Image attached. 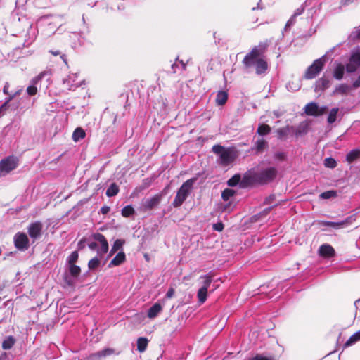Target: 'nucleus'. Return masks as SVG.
Here are the masks:
<instances>
[{"label": "nucleus", "instance_id": "17", "mask_svg": "<svg viewBox=\"0 0 360 360\" xmlns=\"http://www.w3.org/2000/svg\"><path fill=\"white\" fill-rule=\"evenodd\" d=\"M162 311V306L157 302L154 304L148 311V317L150 319H155Z\"/></svg>", "mask_w": 360, "mask_h": 360}, {"label": "nucleus", "instance_id": "55", "mask_svg": "<svg viewBox=\"0 0 360 360\" xmlns=\"http://www.w3.org/2000/svg\"><path fill=\"white\" fill-rule=\"evenodd\" d=\"M8 107L4 103L0 106V117L7 110Z\"/></svg>", "mask_w": 360, "mask_h": 360}, {"label": "nucleus", "instance_id": "54", "mask_svg": "<svg viewBox=\"0 0 360 360\" xmlns=\"http://www.w3.org/2000/svg\"><path fill=\"white\" fill-rule=\"evenodd\" d=\"M213 228L215 231H221L224 229V225L221 223L214 224Z\"/></svg>", "mask_w": 360, "mask_h": 360}, {"label": "nucleus", "instance_id": "37", "mask_svg": "<svg viewBox=\"0 0 360 360\" xmlns=\"http://www.w3.org/2000/svg\"><path fill=\"white\" fill-rule=\"evenodd\" d=\"M98 257H100L97 255L89 262L88 266L89 269H95L99 266L100 259Z\"/></svg>", "mask_w": 360, "mask_h": 360}, {"label": "nucleus", "instance_id": "23", "mask_svg": "<svg viewBox=\"0 0 360 360\" xmlns=\"http://www.w3.org/2000/svg\"><path fill=\"white\" fill-rule=\"evenodd\" d=\"M360 341V330L353 334L345 343V347H350L356 342Z\"/></svg>", "mask_w": 360, "mask_h": 360}, {"label": "nucleus", "instance_id": "29", "mask_svg": "<svg viewBox=\"0 0 360 360\" xmlns=\"http://www.w3.org/2000/svg\"><path fill=\"white\" fill-rule=\"evenodd\" d=\"M271 131V127L265 124H261L259 125L257 129V134L260 136H264L269 134Z\"/></svg>", "mask_w": 360, "mask_h": 360}, {"label": "nucleus", "instance_id": "2", "mask_svg": "<svg viewBox=\"0 0 360 360\" xmlns=\"http://www.w3.org/2000/svg\"><path fill=\"white\" fill-rule=\"evenodd\" d=\"M88 247L91 250H96L99 257H103L109 250L107 239L100 233H94L91 235L88 239Z\"/></svg>", "mask_w": 360, "mask_h": 360}, {"label": "nucleus", "instance_id": "52", "mask_svg": "<svg viewBox=\"0 0 360 360\" xmlns=\"http://www.w3.org/2000/svg\"><path fill=\"white\" fill-rule=\"evenodd\" d=\"M304 11V5L302 4L298 8H297L295 10L293 15L297 17V16L300 15L301 14H302Z\"/></svg>", "mask_w": 360, "mask_h": 360}, {"label": "nucleus", "instance_id": "42", "mask_svg": "<svg viewBox=\"0 0 360 360\" xmlns=\"http://www.w3.org/2000/svg\"><path fill=\"white\" fill-rule=\"evenodd\" d=\"M103 358H105L107 356H110L112 354H118V352H116L115 350L112 348H105L103 350H101Z\"/></svg>", "mask_w": 360, "mask_h": 360}, {"label": "nucleus", "instance_id": "4", "mask_svg": "<svg viewBox=\"0 0 360 360\" xmlns=\"http://www.w3.org/2000/svg\"><path fill=\"white\" fill-rule=\"evenodd\" d=\"M19 165V160L14 155H10L0 161V176H5L15 169Z\"/></svg>", "mask_w": 360, "mask_h": 360}, {"label": "nucleus", "instance_id": "8", "mask_svg": "<svg viewBox=\"0 0 360 360\" xmlns=\"http://www.w3.org/2000/svg\"><path fill=\"white\" fill-rule=\"evenodd\" d=\"M13 240L15 246L18 250L25 251L29 248V239L25 233H17Z\"/></svg>", "mask_w": 360, "mask_h": 360}, {"label": "nucleus", "instance_id": "40", "mask_svg": "<svg viewBox=\"0 0 360 360\" xmlns=\"http://www.w3.org/2000/svg\"><path fill=\"white\" fill-rule=\"evenodd\" d=\"M324 165L328 168H335L337 166V162L333 158H326L324 160Z\"/></svg>", "mask_w": 360, "mask_h": 360}, {"label": "nucleus", "instance_id": "36", "mask_svg": "<svg viewBox=\"0 0 360 360\" xmlns=\"http://www.w3.org/2000/svg\"><path fill=\"white\" fill-rule=\"evenodd\" d=\"M134 213V209L131 205H127L122 210V215L124 217H129Z\"/></svg>", "mask_w": 360, "mask_h": 360}, {"label": "nucleus", "instance_id": "38", "mask_svg": "<svg viewBox=\"0 0 360 360\" xmlns=\"http://www.w3.org/2000/svg\"><path fill=\"white\" fill-rule=\"evenodd\" d=\"M69 271H70V274L74 276V277H77L78 276L79 274H80V272H81V269L80 268L77 266V265H75V264H70V266H69Z\"/></svg>", "mask_w": 360, "mask_h": 360}, {"label": "nucleus", "instance_id": "46", "mask_svg": "<svg viewBox=\"0 0 360 360\" xmlns=\"http://www.w3.org/2000/svg\"><path fill=\"white\" fill-rule=\"evenodd\" d=\"M103 358L102 356L101 351L97 352L91 354L86 359V360H102Z\"/></svg>", "mask_w": 360, "mask_h": 360}, {"label": "nucleus", "instance_id": "12", "mask_svg": "<svg viewBox=\"0 0 360 360\" xmlns=\"http://www.w3.org/2000/svg\"><path fill=\"white\" fill-rule=\"evenodd\" d=\"M162 199L161 194H157L150 198H146L142 200L141 202V209L143 211L150 210L155 207L158 206L160 202Z\"/></svg>", "mask_w": 360, "mask_h": 360}, {"label": "nucleus", "instance_id": "6", "mask_svg": "<svg viewBox=\"0 0 360 360\" xmlns=\"http://www.w3.org/2000/svg\"><path fill=\"white\" fill-rule=\"evenodd\" d=\"M276 174L277 169L274 167H270L255 174L254 179L259 184H265L273 181Z\"/></svg>", "mask_w": 360, "mask_h": 360}, {"label": "nucleus", "instance_id": "39", "mask_svg": "<svg viewBox=\"0 0 360 360\" xmlns=\"http://www.w3.org/2000/svg\"><path fill=\"white\" fill-rule=\"evenodd\" d=\"M266 142L264 139H259L255 143L257 152H262L266 146Z\"/></svg>", "mask_w": 360, "mask_h": 360}, {"label": "nucleus", "instance_id": "57", "mask_svg": "<svg viewBox=\"0 0 360 360\" xmlns=\"http://www.w3.org/2000/svg\"><path fill=\"white\" fill-rule=\"evenodd\" d=\"M354 89L360 87V75L358 77L357 79H356L352 84Z\"/></svg>", "mask_w": 360, "mask_h": 360}, {"label": "nucleus", "instance_id": "19", "mask_svg": "<svg viewBox=\"0 0 360 360\" xmlns=\"http://www.w3.org/2000/svg\"><path fill=\"white\" fill-rule=\"evenodd\" d=\"M330 86V81L326 78H321L318 79L316 82V91L324 90L328 88Z\"/></svg>", "mask_w": 360, "mask_h": 360}, {"label": "nucleus", "instance_id": "14", "mask_svg": "<svg viewBox=\"0 0 360 360\" xmlns=\"http://www.w3.org/2000/svg\"><path fill=\"white\" fill-rule=\"evenodd\" d=\"M38 34V29L37 25L34 24H29L27 32H26V39L25 41V46H28L30 45L37 38Z\"/></svg>", "mask_w": 360, "mask_h": 360}, {"label": "nucleus", "instance_id": "28", "mask_svg": "<svg viewBox=\"0 0 360 360\" xmlns=\"http://www.w3.org/2000/svg\"><path fill=\"white\" fill-rule=\"evenodd\" d=\"M338 112H339L338 108H333L330 110L328 118H327L328 123L333 124L336 121L337 115H338Z\"/></svg>", "mask_w": 360, "mask_h": 360}, {"label": "nucleus", "instance_id": "18", "mask_svg": "<svg viewBox=\"0 0 360 360\" xmlns=\"http://www.w3.org/2000/svg\"><path fill=\"white\" fill-rule=\"evenodd\" d=\"M125 254L123 251H120L118 254L111 260L109 267L119 266L125 261Z\"/></svg>", "mask_w": 360, "mask_h": 360}, {"label": "nucleus", "instance_id": "51", "mask_svg": "<svg viewBox=\"0 0 360 360\" xmlns=\"http://www.w3.org/2000/svg\"><path fill=\"white\" fill-rule=\"evenodd\" d=\"M274 157L278 160H285L286 155L284 152H277L275 153Z\"/></svg>", "mask_w": 360, "mask_h": 360}, {"label": "nucleus", "instance_id": "30", "mask_svg": "<svg viewBox=\"0 0 360 360\" xmlns=\"http://www.w3.org/2000/svg\"><path fill=\"white\" fill-rule=\"evenodd\" d=\"M119 192V188L118 186L113 183L112 184L109 188L106 191V195L108 197H112L116 195Z\"/></svg>", "mask_w": 360, "mask_h": 360}, {"label": "nucleus", "instance_id": "35", "mask_svg": "<svg viewBox=\"0 0 360 360\" xmlns=\"http://www.w3.org/2000/svg\"><path fill=\"white\" fill-rule=\"evenodd\" d=\"M235 191L231 188H226L221 193V197L224 200L226 201L230 199L235 194Z\"/></svg>", "mask_w": 360, "mask_h": 360}, {"label": "nucleus", "instance_id": "22", "mask_svg": "<svg viewBox=\"0 0 360 360\" xmlns=\"http://www.w3.org/2000/svg\"><path fill=\"white\" fill-rule=\"evenodd\" d=\"M86 136L84 130L80 127H77L72 134V139L74 141L77 142L83 139Z\"/></svg>", "mask_w": 360, "mask_h": 360}, {"label": "nucleus", "instance_id": "7", "mask_svg": "<svg viewBox=\"0 0 360 360\" xmlns=\"http://www.w3.org/2000/svg\"><path fill=\"white\" fill-rule=\"evenodd\" d=\"M328 107L326 105L319 106L315 102L307 103L304 107V112L307 115L319 117L326 113Z\"/></svg>", "mask_w": 360, "mask_h": 360}, {"label": "nucleus", "instance_id": "64", "mask_svg": "<svg viewBox=\"0 0 360 360\" xmlns=\"http://www.w3.org/2000/svg\"><path fill=\"white\" fill-rule=\"evenodd\" d=\"M49 52L53 56H58L60 54L59 51H50Z\"/></svg>", "mask_w": 360, "mask_h": 360}, {"label": "nucleus", "instance_id": "9", "mask_svg": "<svg viewBox=\"0 0 360 360\" xmlns=\"http://www.w3.org/2000/svg\"><path fill=\"white\" fill-rule=\"evenodd\" d=\"M42 229L43 225L40 221H35L29 225L27 232L33 242L41 236Z\"/></svg>", "mask_w": 360, "mask_h": 360}, {"label": "nucleus", "instance_id": "24", "mask_svg": "<svg viewBox=\"0 0 360 360\" xmlns=\"http://www.w3.org/2000/svg\"><path fill=\"white\" fill-rule=\"evenodd\" d=\"M360 157V150L354 149L351 150L346 156V160L349 163L354 162Z\"/></svg>", "mask_w": 360, "mask_h": 360}, {"label": "nucleus", "instance_id": "26", "mask_svg": "<svg viewBox=\"0 0 360 360\" xmlns=\"http://www.w3.org/2000/svg\"><path fill=\"white\" fill-rule=\"evenodd\" d=\"M15 339L13 336L7 337L2 342V348L5 350L10 349L15 344Z\"/></svg>", "mask_w": 360, "mask_h": 360}, {"label": "nucleus", "instance_id": "62", "mask_svg": "<svg viewBox=\"0 0 360 360\" xmlns=\"http://www.w3.org/2000/svg\"><path fill=\"white\" fill-rule=\"evenodd\" d=\"M177 68H178V65L176 63H174L172 65V69L173 70V72H177Z\"/></svg>", "mask_w": 360, "mask_h": 360}, {"label": "nucleus", "instance_id": "33", "mask_svg": "<svg viewBox=\"0 0 360 360\" xmlns=\"http://www.w3.org/2000/svg\"><path fill=\"white\" fill-rule=\"evenodd\" d=\"M348 222V219L340 222L326 221L324 223L325 225L333 227L335 229H340L346 225Z\"/></svg>", "mask_w": 360, "mask_h": 360}, {"label": "nucleus", "instance_id": "48", "mask_svg": "<svg viewBox=\"0 0 360 360\" xmlns=\"http://www.w3.org/2000/svg\"><path fill=\"white\" fill-rule=\"evenodd\" d=\"M225 148H224L223 146H220V145H215L212 147V151L219 155V156L221 155V154L224 152V150H225Z\"/></svg>", "mask_w": 360, "mask_h": 360}, {"label": "nucleus", "instance_id": "44", "mask_svg": "<svg viewBox=\"0 0 360 360\" xmlns=\"http://www.w3.org/2000/svg\"><path fill=\"white\" fill-rule=\"evenodd\" d=\"M78 259V253L77 251L72 252L70 255L68 257L67 261L69 264H74Z\"/></svg>", "mask_w": 360, "mask_h": 360}, {"label": "nucleus", "instance_id": "11", "mask_svg": "<svg viewBox=\"0 0 360 360\" xmlns=\"http://www.w3.org/2000/svg\"><path fill=\"white\" fill-rule=\"evenodd\" d=\"M77 74L71 73L63 80V85L69 91H75L79 87L83 82H77Z\"/></svg>", "mask_w": 360, "mask_h": 360}, {"label": "nucleus", "instance_id": "60", "mask_svg": "<svg viewBox=\"0 0 360 360\" xmlns=\"http://www.w3.org/2000/svg\"><path fill=\"white\" fill-rule=\"evenodd\" d=\"M15 97V95H11V96H8V97L6 98L4 103H6V104L8 105V103H9L12 99H13Z\"/></svg>", "mask_w": 360, "mask_h": 360}, {"label": "nucleus", "instance_id": "41", "mask_svg": "<svg viewBox=\"0 0 360 360\" xmlns=\"http://www.w3.org/2000/svg\"><path fill=\"white\" fill-rule=\"evenodd\" d=\"M200 278H202L203 280V285L201 287L202 288H206L207 290H208V288L210 287L211 283H212V278L211 276H207V275H205V276H200Z\"/></svg>", "mask_w": 360, "mask_h": 360}, {"label": "nucleus", "instance_id": "50", "mask_svg": "<svg viewBox=\"0 0 360 360\" xmlns=\"http://www.w3.org/2000/svg\"><path fill=\"white\" fill-rule=\"evenodd\" d=\"M278 135V138L279 139H282L283 136H285L287 133H288V129H285V128H281V129H278L277 131H276Z\"/></svg>", "mask_w": 360, "mask_h": 360}, {"label": "nucleus", "instance_id": "5", "mask_svg": "<svg viewBox=\"0 0 360 360\" xmlns=\"http://www.w3.org/2000/svg\"><path fill=\"white\" fill-rule=\"evenodd\" d=\"M326 62V56H323L314 61V63L307 69L304 77L306 79L315 78L322 70Z\"/></svg>", "mask_w": 360, "mask_h": 360}, {"label": "nucleus", "instance_id": "34", "mask_svg": "<svg viewBox=\"0 0 360 360\" xmlns=\"http://www.w3.org/2000/svg\"><path fill=\"white\" fill-rule=\"evenodd\" d=\"M124 243L125 241L124 240L117 239L112 246V252H117L119 250L123 251L122 246L124 244Z\"/></svg>", "mask_w": 360, "mask_h": 360}, {"label": "nucleus", "instance_id": "27", "mask_svg": "<svg viewBox=\"0 0 360 360\" xmlns=\"http://www.w3.org/2000/svg\"><path fill=\"white\" fill-rule=\"evenodd\" d=\"M228 98V95L225 91H219L217 98L216 102L219 105H223L226 103Z\"/></svg>", "mask_w": 360, "mask_h": 360}, {"label": "nucleus", "instance_id": "58", "mask_svg": "<svg viewBox=\"0 0 360 360\" xmlns=\"http://www.w3.org/2000/svg\"><path fill=\"white\" fill-rule=\"evenodd\" d=\"M252 360H273L271 358H268L262 356H257Z\"/></svg>", "mask_w": 360, "mask_h": 360}, {"label": "nucleus", "instance_id": "10", "mask_svg": "<svg viewBox=\"0 0 360 360\" xmlns=\"http://www.w3.org/2000/svg\"><path fill=\"white\" fill-rule=\"evenodd\" d=\"M237 158V152L233 148H226L219 156L221 165L226 166L231 163Z\"/></svg>", "mask_w": 360, "mask_h": 360}, {"label": "nucleus", "instance_id": "15", "mask_svg": "<svg viewBox=\"0 0 360 360\" xmlns=\"http://www.w3.org/2000/svg\"><path fill=\"white\" fill-rule=\"evenodd\" d=\"M46 73L44 72H41L39 75H38L37 77H35L31 80L30 84L27 88V93L29 96H34L37 94L38 91L37 84L41 80V79L44 77Z\"/></svg>", "mask_w": 360, "mask_h": 360}, {"label": "nucleus", "instance_id": "43", "mask_svg": "<svg viewBox=\"0 0 360 360\" xmlns=\"http://www.w3.org/2000/svg\"><path fill=\"white\" fill-rule=\"evenodd\" d=\"M240 180V176L238 174L234 175L230 179H229L227 184L229 186H236Z\"/></svg>", "mask_w": 360, "mask_h": 360}, {"label": "nucleus", "instance_id": "25", "mask_svg": "<svg viewBox=\"0 0 360 360\" xmlns=\"http://www.w3.org/2000/svg\"><path fill=\"white\" fill-rule=\"evenodd\" d=\"M148 340L146 338H139L137 340V349L140 352H143L148 346Z\"/></svg>", "mask_w": 360, "mask_h": 360}, {"label": "nucleus", "instance_id": "20", "mask_svg": "<svg viewBox=\"0 0 360 360\" xmlns=\"http://www.w3.org/2000/svg\"><path fill=\"white\" fill-rule=\"evenodd\" d=\"M345 72V66L342 64H338L334 69L333 71V77L338 79L340 80L342 79Z\"/></svg>", "mask_w": 360, "mask_h": 360}, {"label": "nucleus", "instance_id": "49", "mask_svg": "<svg viewBox=\"0 0 360 360\" xmlns=\"http://www.w3.org/2000/svg\"><path fill=\"white\" fill-rule=\"evenodd\" d=\"M307 124L305 123H302L298 127L296 134H300L302 133H305L307 131Z\"/></svg>", "mask_w": 360, "mask_h": 360}, {"label": "nucleus", "instance_id": "45", "mask_svg": "<svg viewBox=\"0 0 360 360\" xmlns=\"http://www.w3.org/2000/svg\"><path fill=\"white\" fill-rule=\"evenodd\" d=\"M336 196V192L334 191H328L320 194V198L322 199H329Z\"/></svg>", "mask_w": 360, "mask_h": 360}, {"label": "nucleus", "instance_id": "56", "mask_svg": "<svg viewBox=\"0 0 360 360\" xmlns=\"http://www.w3.org/2000/svg\"><path fill=\"white\" fill-rule=\"evenodd\" d=\"M174 295V290L172 288H170L166 293L167 298H171Z\"/></svg>", "mask_w": 360, "mask_h": 360}, {"label": "nucleus", "instance_id": "59", "mask_svg": "<svg viewBox=\"0 0 360 360\" xmlns=\"http://www.w3.org/2000/svg\"><path fill=\"white\" fill-rule=\"evenodd\" d=\"M110 207H108V206H104V207H102L101 209V212L103 214H106L107 213H108L110 212Z\"/></svg>", "mask_w": 360, "mask_h": 360}, {"label": "nucleus", "instance_id": "16", "mask_svg": "<svg viewBox=\"0 0 360 360\" xmlns=\"http://www.w3.org/2000/svg\"><path fill=\"white\" fill-rule=\"evenodd\" d=\"M319 252L320 255L325 257H331L335 255V250L331 245L328 244L321 245Z\"/></svg>", "mask_w": 360, "mask_h": 360}, {"label": "nucleus", "instance_id": "31", "mask_svg": "<svg viewBox=\"0 0 360 360\" xmlns=\"http://www.w3.org/2000/svg\"><path fill=\"white\" fill-rule=\"evenodd\" d=\"M207 290L200 288L198 291V298L200 304L204 303L207 300Z\"/></svg>", "mask_w": 360, "mask_h": 360}, {"label": "nucleus", "instance_id": "1", "mask_svg": "<svg viewBox=\"0 0 360 360\" xmlns=\"http://www.w3.org/2000/svg\"><path fill=\"white\" fill-rule=\"evenodd\" d=\"M266 46L259 44L255 46L252 51L244 58L243 63L247 72H250L255 70L256 74L262 75L266 72L268 69L267 62L262 58Z\"/></svg>", "mask_w": 360, "mask_h": 360}, {"label": "nucleus", "instance_id": "3", "mask_svg": "<svg viewBox=\"0 0 360 360\" xmlns=\"http://www.w3.org/2000/svg\"><path fill=\"white\" fill-rule=\"evenodd\" d=\"M196 179L192 178L186 181L179 188L176 193V195L172 202L174 207H180L183 202L188 198V195L192 191L194 183Z\"/></svg>", "mask_w": 360, "mask_h": 360}, {"label": "nucleus", "instance_id": "61", "mask_svg": "<svg viewBox=\"0 0 360 360\" xmlns=\"http://www.w3.org/2000/svg\"><path fill=\"white\" fill-rule=\"evenodd\" d=\"M8 84H6L4 86V89H3V92L5 94H8Z\"/></svg>", "mask_w": 360, "mask_h": 360}, {"label": "nucleus", "instance_id": "13", "mask_svg": "<svg viewBox=\"0 0 360 360\" xmlns=\"http://www.w3.org/2000/svg\"><path fill=\"white\" fill-rule=\"evenodd\" d=\"M360 66V53H354L352 54L348 63L346 65L347 72H355Z\"/></svg>", "mask_w": 360, "mask_h": 360}, {"label": "nucleus", "instance_id": "53", "mask_svg": "<svg viewBox=\"0 0 360 360\" xmlns=\"http://www.w3.org/2000/svg\"><path fill=\"white\" fill-rule=\"evenodd\" d=\"M56 31V26L51 23L48 25V30H46V34H51L54 33Z\"/></svg>", "mask_w": 360, "mask_h": 360}, {"label": "nucleus", "instance_id": "47", "mask_svg": "<svg viewBox=\"0 0 360 360\" xmlns=\"http://www.w3.org/2000/svg\"><path fill=\"white\" fill-rule=\"evenodd\" d=\"M296 16H295L294 15H292L290 18L288 20L285 26V28H284V30L285 31H288L290 29V27L295 23L296 22Z\"/></svg>", "mask_w": 360, "mask_h": 360}, {"label": "nucleus", "instance_id": "21", "mask_svg": "<svg viewBox=\"0 0 360 360\" xmlns=\"http://www.w3.org/2000/svg\"><path fill=\"white\" fill-rule=\"evenodd\" d=\"M350 90V86L346 84H341L336 86L333 91V94L346 95Z\"/></svg>", "mask_w": 360, "mask_h": 360}, {"label": "nucleus", "instance_id": "63", "mask_svg": "<svg viewBox=\"0 0 360 360\" xmlns=\"http://www.w3.org/2000/svg\"><path fill=\"white\" fill-rule=\"evenodd\" d=\"M84 247V240H81L79 243H78V248L79 249H82Z\"/></svg>", "mask_w": 360, "mask_h": 360}, {"label": "nucleus", "instance_id": "32", "mask_svg": "<svg viewBox=\"0 0 360 360\" xmlns=\"http://www.w3.org/2000/svg\"><path fill=\"white\" fill-rule=\"evenodd\" d=\"M287 89L289 90V91H296L297 90H299L301 87V83L299 80H297L295 82L294 81H292V82H289L288 84H287Z\"/></svg>", "mask_w": 360, "mask_h": 360}]
</instances>
